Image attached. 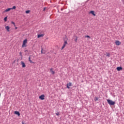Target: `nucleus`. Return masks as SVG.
<instances>
[{"label": "nucleus", "mask_w": 124, "mask_h": 124, "mask_svg": "<svg viewBox=\"0 0 124 124\" xmlns=\"http://www.w3.org/2000/svg\"><path fill=\"white\" fill-rule=\"evenodd\" d=\"M107 101L109 105H115V102L114 101H113L112 100L110 99H107Z\"/></svg>", "instance_id": "1"}, {"label": "nucleus", "mask_w": 124, "mask_h": 124, "mask_svg": "<svg viewBox=\"0 0 124 124\" xmlns=\"http://www.w3.org/2000/svg\"><path fill=\"white\" fill-rule=\"evenodd\" d=\"M28 43V39H25L24 41H23V43L22 46V47H27V43Z\"/></svg>", "instance_id": "2"}, {"label": "nucleus", "mask_w": 124, "mask_h": 124, "mask_svg": "<svg viewBox=\"0 0 124 124\" xmlns=\"http://www.w3.org/2000/svg\"><path fill=\"white\" fill-rule=\"evenodd\" d=\"M66 44H67V41L64 40L61 50H63V49L65 48V46H66Z\"/></svg>", "instance_id": "3"}, {"label": "nucleus", "mask_w": 124, "mask_h": 124, "mask_svg": "<svg viewBox=\"0 0 124 124\" xmlns=\"http://www.w3.org/2000/svg\"><path fill=\"white\" fill-rule=\"evenodd\" d=\"M45 97V95L44 94H42L39 97L40 99H41V100H44Z\"/></svg>", "instance_id": "4"}, {"label": "nucleus", "mask_w": 124, "mask_h": 124, "mask_svg": "<svg viewBox=\"0 0 124 124\" xmlns=\"http://www.w3.org/2000/svg\"><path fill=\"white\" fill-rule=\"evenodd\" d=\"M72 86V83L71 82H69L67 84V89H70V87Z\"/></svg>", "instance_id": "5"}, {"label": "nucleus", "mask_w": 124, "mask_h": 124, "mask_svg": "<svg viewBox=\"0 0 124 124\" xmlns=\"http://www.w3.org/2000/svg\"><path fill=\"white\" fill-rule=\"evenodd\" d=\"M121 44H122V43H121V42H120V41H118V40L115 41L116 45H118L119 46V45H121Z\"/></svg>", "instance_id": "6"}, {"label": "nucleus", "mask_w": 124, "mask_h": 124, "mask_svg": "<svg viewBox=\"0 0 124 124\" xmlns=\"http://www.w3.org/2000/svg\"><path fill=\"white\" fill-rule=\"evenodd\" d=\"M10 10H11V8H9L8 9H6L5 11H4L2 13L3 14L5 13L6 12H8L10 11Z\"/></svg>", "instance_id": "7"}, {"label": "nucleus", "mask_w": 124, "mask_h": 124, "mask_svg": "<svg viewBox=\"0 0 124 124\" xmlns=\"http://www.w3.org/2000/svg\"><path fill=\"white\" fill-rule=\"evenodd\" d=\"M21 65H22V67H23V68L26 67V64H25V62H24L21 61Z\"/></svg>", "instance_id": "8"}, {"label": "nucleus", "mask_w": 124, "mask_h": 124, "mask_svg": "<svg viewBox=\"0 0 124 124\" xmlns=\"http://www.w3.org/2000/svg\"><path fill=\"white\" fill-rule=\"evenodd\" d=\"M44 36V33L41 34H38L37 38H40V37H43Z\"/></svg>", "instance_id": "9"}, {"label": "nucleus", "mask_w": 124, "mask_h": 124, "mask_svg": "<svg viewBox=\"0 0 124 124\" xmlns=\"http://www.w3.org/2000/svg\"><path fill=\"white\" fill-rule=\"evenodd\" d=\"M90 14H92V15H93V16H95V12L93 11H91L89 13Z\"/></svg>", "instance_id": "10"}, {"label": "nucleus", "mask_w": 124, "mask_h": 124, "mask_svg": "<svg viewBox=\"0 0 124 124\" xmlns=\"http://www.w3.org/2000/svg\"><path fill=\"white\" fill-rule=\"evenodd\" d=\"M117 70L118 71H121V70H123V67H117Z\"/></svg>", "instance_id": "11"}, {"label": "nucleus", "mask_w": 124, "mask_h": 124, "mask_svg": "<svg viewBox=\"0 0 124 124\" xmlns=\"http://www.w3.org/2000/svg\"><path fill=\"white\" fill-rule=\"evenodd\" d=\"M15 114L16 115H17V116H18V117L20 116V112L19 111H15Z\"/></svg>", "instance_id": "12"}, {"label": "nucleus", "mask_w": 124, "mask_h": 124, "mask_svg": "<svg viewBox=\"0 0 124 124\" xmlns=\"http://www.w3.org/2000/svg\"><path fill=\"white\" fill-rule=\"evenodd\" d=\"M5 29L7 31H10L9 30H10V28L9 27V26H6Z\"/></svg>", "instance_id": "13"}, {"label": "nucleus", "mask_w": 124, "mask_h": 124, "mask_svg": "<svg viewBox=\"0 0 124 124\" xmlns=\"http://www.w3.org/2000/svg\"><path fill=\"white\" fill-rule=\"evenodd\" d=\"M50 72L51 73V74H55V71H54V70H53V68H51L50 69Z\"/></svg>", "instance_id": "14"}, {"label": "nucleus", "mask_w": 124, "mask_h": 124, "mask_svg": "<svg viewBox=\"0 0 124 124\" xmlns=\"http://www.w3.org/2000/svg\"><path fill=\"white\" fill-rule=\"evenodd\" d=\"M29 61L31 63H33V62H32V61L31 60V56L29 57Z\"/></svg>", "instance_id": "15"}, {"label": "nucleus", "mask_w": 124, "mask_h": 124, "mask_svg": "<svg viewBox=\"0 0 124 124\" xmlns=\"http://www.w3.org/2000/svg\"><path fill=\"white\" fill-rule=\"evenodd\" d=\"M11 10H13V9H16V6H14L12 8H11Z\"/></svg>", "instance_id": "16"}, {"label": "nucleus", "mask_w": 124, "mask_h": 124, "mask_svg": "<svg viewBox=\"0 0 124 124\" xmlns=\"http://www.w3.org/2000/svg\"><path fill=\"white\" fill-rule=\"evenodd\" d=\"M30 12H31V11L27 10V11H26L25 13H26V14H29V13H30Z\"/></svg>", "instance_id": "17"}, {"label": "nucleus", "mask_w": 124, "mask_h": 124, "mask_svg": "<svg viewBox=\"0 0 124 124\" xmlns=\"http://www.w3.org/2000/svg\"><path fill=\"white\" fill-rule=\"evenodd\" d=\"M4 22H6L7 21V16H6L5 17H4Z\"/></svg>", "instance_id": "18"}, {"label": "nucleus", "mask_w": 124, "mask_h": 124, "mask_svg": "<svg viewBox=\"0 0 124 124\" xmlns=\"http://www.w3.org/2000/svg\"><path fill=\"white\" fill-rule=\"evenodd\" d=\"M97 100H98V98L97 97H95L94 98V101H97Z\"/></svg>", "instance_id": "19"}, {"label": "nucleus", "mask_w": 124, "mask_h": 124, "mask_svg": "<svg viewBox=\"0 0 124 124\" xmlns=\"http://www.w3.org/2000/svg\"><path fill=\"white\" fill-rule=\"evenodd\" d=\"M106 54H107V57H110V53L107 52Z\"/></svg>", "instance_id": "20"}, {"label": "nucleus", "mask_w": 124, "mask_h": 124, "mask_svg": "<svg viewBox=\"0 0 124 124\" xmlns=\"http://www.w3.org/2000/svg\"><path fill=\"white\" fill-rule=\"evenodd\" d=\"M11 23H12V24H13V25H14V27H16V25L15 24V22L12 21Z\"/></svg>", "instance_id": "21"}, {"label": "nucleus", "mask_w": 124, "mask_h": 124, "mask_svg": "<svg viewBox=\"0 0 124 124\" xmlns=\"http://www.w3.org/2000/svg\"><path fill=\"white\" fill-rule=\"evenodd\" d=\"M85 37H87V38L91 39V37L89 35H86L85 36Z\"/></svg>", "instance_id": "22"}, {"label": "nucleus", "mask_w": 124, "mask_h": 124, "mask_svg": "<svg viewBox=\"0 0 124 124\" xmlns=\"http://www.w3.org/2000/svg\"><path fill=\"white\" fill-rule=\"evenodd\" d=\"M56 115L57 116H60V113L59 112H57V113H56Z\"/></svg>", "instance_id": "23"}, {"label": "nucleus", "mask_w": 124, "mask_h": 124, "mask_svg": "<svg viewBox=\"0 0 124 124\" xmlns=\"http://www.w3.org/2000/svg\"><path fill=\"white\" fill-rule=\"evenodd\" d=\"M78 40V37H76V39L75 40V42H77V41Z\"/></svg>", "instance_id": "24"}, {"label": "nucleus", "mask_w": 124, "mask_h": 124, "mask_svg": "<svg viewBox=\"0 0 124 124\" xmlns=\"http://www.w3.org/2000/svg\"><path fill=\"white\" fill-rule=\"evenodd\" d=\"M19 54L21 56V57H23V55H22V52H20Z\"/></svg>", "instance_id": "25"}, {"label": "nucleus", "mask_w": 124, "mask_h": 124, "mask_svg": "<svg viewBox=\"0 0 124 124\" xmlns=\"http://www.w3.org/2000/svg\"><path fill=\"white\" fill-rule=\"evenodd\" d=\"M41 54H43V49H42L41 50Z\"/></svg>", "instance_id": "26"}, {"label": "nucleus", "mask_w": 124, "mask_h": 124, "mask_svg": "<svg viewBox=\"0 0 124 124\" xmlns=\"http://www.w3.org/2000/svg\"><path fill=\"white\" fill-rule=\"evenodd\" d=\"M122 2H123V4H124V0H121Z\"/></svg>", "instance_id": "27"}, {"label": "nucleus", "mask_w": 124, "mask_h": 124, "mask_svg": "<svg viewBox=\"0 0 124 124\" xmlns=\"http://www.w3.org/2000/svg\"><path fill=\"white\" fill-rule=\"evenodd\" d=\"M45 9H46V8H44V11H45Z\"/></svg>", "instance_id": "28"}, {"label": "nucleus", "mask_w": 124, "mask_h": 124, "mask_svg": "<svg viewBox=\"0 0 124 124\" xmlns=\"http://www.w3.org/2000/svg\"><path fill=\"white\" fill-rule=\"evenodd\" d=\"M22 124H25V123H24V122H22Z\"/></svg>", "instance_id": "29"}, {"label": "nucleus", "mask_w": 124, "mask_h": 124, "mask_svg": "<svg viewBox=\"0 0 124 124\" xmlns=\"http://www.w3.org/2000/svg\"><path fill=\"white\" fill-rule=\"evenodd\" d=\"M16 30H17V27H16Z\"/></svg>", "instance_id": "30"}]
</instances>
